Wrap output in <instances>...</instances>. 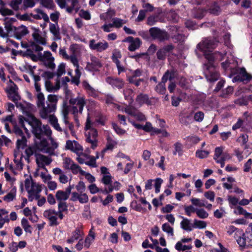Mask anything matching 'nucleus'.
<instances>
[{
    "instance_id": "f257e3e1",
    "label": "nucleus",
    "mask_w": 252,
    "mask_h": 252,
    "mask_svg": "<svg viewBox=\"0 0 252 252\" xmlns=\"http://www.w3.org/2000/svg\"><path fill=\"white\" fill-rule=\"evenodd\" d=\"M216 46V41L212 38H206L197 45V48L203 53L207 63L204 64V73L207 80L215 82L219 77V74L214 64L215 60L221 61L224 59L226 53L219 52L212 53V50Z\"/></svg>"
},
{
    "instance_id": "f03ea898",
    "label": "nucleus",
    "mask_w": 252,
    "mask_h": 252,
    "mask_svg": "<svg viewBox=\"0 0 252 252\" xmlns=\"http://www.w3.org/2000/svg\"><path fill=\"white\" fill-rule=\"evenodd\" d=\"M58 101V96L56 95H48L47 100L45 101L42 93L37 94L36 103L40 109V115L42 118L46 119L52 116L50 114L55 111Z\"/></svg>"
},
{
    "instance_id": "7ed1b4c3",
    "label": "nucleus",
    "mask_w": 252,
    "mask_h": 252,
    "mask_svg": "<svg viewBox=\"0 0 252 252\" xmlns=\"http://www.w3.org/2000/svg\"><path fill=\"white\" fill-rule=\"evenodd\" d=\"M65 93L66 98L68 100L69 103L71 106V113L73 115H78V113L81 114L86 103L85 98L79 96L72 97L71 92L68 90H66Z\"/></svg>"
},
{
    "instance_id": "20e7f679",
    "label": "nucleus",
    "mask_w": 252,
    "mask_h": 252,
    "mask_svg": "<svg viewBox=\"0 0 252 252\" xmlns=\"http://www.w3.org/2000/svg\"><path fill=\"white\" fill-rule=\"evenodd\" d=\"M91 122L88 117L86 123L85 128L88 130L86 133V141L91 144V147L94 149L97 147V130L94 128L91 127Z\"/></svg>"
},
{
    "instance_id": "39448f33",
    "label": "nucleus",
    "mask_w": 252,
    "mask_h": 252,
    "mask_svg": "<svg viewBox=\"0 0 252 252\" xmlns=\"http://www.w3.org/2000/svg\"><path fill=\"white\" fill-rule=\"evenodd\" d=\"M149 33L153 39H157L160 42L168 40L170 38L169 34L166 31L161 30L158 27L150 28Z\"/></svg>"
},
{
    "instance_id": "423d86ee",
    "label": "nucleus",
    "mask_w": 252,
    "mask_h": 252,
    "mask_svg": "<svg viewBox=\"0 0 252 252\" xmlns=\"http://www.w3.org/2000/svg\"><path fill=\"white\" fill-rule=\"evenodd\" d=\"M233 73H237V75L232 79L233 82H246L247 83L252 79V76L247 72L245 68L244 67L236 68Z\"/></svg>"
},
{
    "instance_id": "0eeeda50",
    "label": "nucleus",
    "mask_w": 252,
    "mask_h": 252,
    "mask_svg": "<svg viewBox=\"0 0 252 252\" xmlns=\"http://www.w3.org/2000/svg\"><path fill=\"white\" fill-rule=\"evenodd\" d=\"M28 123L32 126V132L35 137L38 139H41L42 124L40 121L33 116L28 121Z\"/></svg>"
},
{
    "instance_id": "6e6552de",
    "label": "nucleus",
    "mask_w": 252,
    "mask_h": 252,
    "mask_svg": "<svg viewBox=\"0 0 252 252\" xmlns=\"http://www.w3.org/2000/svg\"><path fill=\"white\" fill-rule=\"evenodd\" d=\"M43 216L49 220V225L50 226H56L59 224L60 222L58 221L56 211L54 209L45 210L43 213Z\"/></svg>"
},
{
    "instance_id": "1a4fd4ad",
    "label": "nucleus",
    "mask_w": 252,
    "mask_h": 252,
    "mask_svg": "<svg viewBox=\"0 0 252 252\" xmlns=\"http://www.w3.org/2000/svg\"><path fill=\"white\" fill-rule=\"evenodd\" d=\"M91 62H88L86 69L89 71H97L102 66V64L99 59L95 56H91Z\"/></svg>"
},
{
    "instance_id": "9d476101",
    "label": "nucleus",
    "mask_w": 252,
    "mask_h": 252,
    "mask_svg": "<svg viewBox=\"0 0 252 252\" xmlns=\"http://www.w3.org/2000/svg\"><path fill=\"white\" fill-rule=\"evenodd\" d=\"M36 163L39 167L45 169V165H49L52 160L50 158L40 154H36Z\"/></svg>"
},
{
    "instance_id": "9b49d317",
    "label": "nucleus",
    "mask_w": 252,
    "mask_h": 252,
    "mask_svg": "<svg viewBox=\"0 0 252 252\" xmlns=\"http://www.w3.org/2000/svg\"><path fill=\"white\" fill-rule=\"evenodd\" d=\"M108 44L106 41L96 43L95 40L93 39L89 42L90 48L92 50H96L98 52H102L108 48Z\"/></svg>"
},
{
    "instance_id": "f8f14e48",
    "label": "nucleus",
    "mask_w": 252,
    "mask_h": 252,
    "mask_svg": "<svg viewBox=\"0 0 252 252\" xmlns=\"http://www.w3.org/2000/svg\"><path fill=\"white\" fill-rule=\"evenodd\" d=\"M106 82L109 84L113 88L120 90L124 88L125 82L123 79L119 78L108 77Z\"/></svg>"
},
{
    "instance_id": "ddd939ff",
    "label": "nucleus",
    "mask_w": 252,
    "mask_h": 252,
    "mask_svg": "<svg viewBox=\"0 0 252 252\" xmlns=\"http://www.w3.org/2000/svg\"><path fill=\"white\" fill-rule=\"evenodd\" d=\"M135 101L140 105H142L145 103L147 105H152L154 104L152 98H149L147 94H140L138 95L136 98Z\"/></svg>"
},
{
    "instance_id": "4468645a",
    "label": "nucleus",
    "mask_w": 252,
    "mask_h": 252,
    "mask_svg": "<svg viewBox=\"0 0 252 252\" xmlns=\"http://www.w3.org/2000/svg\"><path fill=\"white\" fill-rule=\"evenodd\" d=\"M43 144H44V147L41 151L50 155L54 154L55 150L58 147V143L53 139H51V146L47 145L46 141L43 142Z\"/></svg>"
},
{
    "instance_id": "2eb2a0df",
    "label": "nucleus",
    "mask_w": 252,
    "mask_h": 252,
    "mask_svg": "<svg viewBox=\"0 0 252 252\" xmlns=\"http://www.w3.org/2000/svg\"><path fill=\"white\" fill-rule=\"evenodd\" d=\"M65 148L76 153H78L80 151L83 150L81 146L77 142L74 141L72 142L70 140L66 141Z\"/></svg>"
},
{
    "instance_id": "dca6fc26",
    "label": "nucleus",
    "mask_w": 252,
    "mask_h": 252,
    "mask_svg": "<svg viewBox=\"0 0 252 252\" xmlns=\"http://www.w3.org/2000/svg\"><path fill=\"white\" fill-rule=\"evenodd\" d=\"M28 32H29L27 27L25 26L21 25L15 28L14 34L17 39H20L22 37L28 34Z\"/></svg>"
},
{
    "instance_id": "f3484780",
    "label": "nucleus",
    "mask_w": 252,
    "mask_h": 252,
    "mask_svg": "<svg viewBox=\"0 0 252 252\" xmlns=\"http://www.w3.org/2000/svg\"><path fill=\"white\" fill-rule=\"evenodd\" d=\"M49 31L53 34L55 40H60L61 38L60 28L57 23L55 24L50 23L49 24Z\"/></svg>"
},
{
    "instance_id": "a211bd4d",
    "label": "nucleus",
    "mask_w": 252,
    "mask_h": 252,
    "mask_svg": "<svg viewBox=\"0 0 252 252\" xmlns=\"http://www.w3.org/2000/svg\"><path fill=\"white\" fill-rule=\"evenodd\" d=\"M83 233L80 228H76L75 230L72 232L71 237L67 240L68 243H72L75 240L82 239Z\"/></svg>"
},
{
    "instance_id": "6ab92c4d",
    "label": "nucleus",
    "mask_w": 252,
    "mask_h": 252,
    "mask_svg": "<svg viewBox=\"0 0 252 252\" xmlns=\"http://www.w3.org/2000/svg\"><path fill=\"white\" fill-rule=\"evenodd\" d=\"M35 11L37 12V14H31V16H32V17L36 20L43 19L45 22H49V18L47 14L44 13L42 10L40 9H36Z\"/></svg>"
},
{
    "instance_id": "aec40b11",
    "label": "nucleus",
    "mask_w": 252,
    "mask_h": 252,
    "mask_svg": "<svg viewBox=\"0 0 252 252\" xmlns=\"http://www.w3.org/2000/svg\"><path fill=\"white\" fill-rule=\"evenodd\" d=\"M82 84L84 88L86 90L89 95L94 97H95L97 96V93L96 90L91 87L88 82L83 81Z\"/></svg>"
},
{
    "instance_id": "412c9836",
    "label": "nucleus",
    "mask_w": 252,
    "mask_h": 252,
    "mask_svg": "<svg viewBox=\"0 0 252 252\" xmlns=\"http://www.w3.org/2000/svg\"><path fill=\"white\" fill-rule=\"evenodd\" d=\"M69 194L66 191L58 190L56 194V197L58 202L65 201L69 196Z\"/></svg>"
},
{
    "instance_id": "4be33fe9",
    "label": "nucleus",
    "mask_w": 252,
    "mask_h": 252,
    "mask_svg": "<svg viewBox=\"0 0 252 252\" xmlns=\"http://www.w3.org/2000/svg\"><path fill=\"white\" fill-rule=\"evenodd\" d=\"M183 220L181 222V227L184 230L191 231L192 229V224L190 223V220L187 218L182 217Z\"/></svg>"
},
{
    "instance_id": "5701e85b",
    "label": "nucleus",
    "mask_w": 252,
    "mask_h": 252,
    "mask_svg": "<svg viewBox=\"0 0 252 252\" xmlns=\"http://www.w3.org/2000/svg\"><path fill=\"white\" fill-rule=\"evenodd\" d=\"M15 21L16 19L14 18H5L4 19V27L8 33H9L11 32H14L16 27L12 26L11 23L15 22Z\"/></svg>"
},
{
    "instance_id": "b1692460",
    "label": "nucleus",
    "mask_w": 252,
    "mask_h": 252,
    "mask_svg": "<svg viewBox=\"0 0 252 252\" xmlns=\"http://www.w3.org/2000/svg\"><path fill=\"white\" fill-rule=\"evenodd\" d=\"M38 151V148L36 145L30 146L25 150V153L27 156L26 159L29 160V158L33 155L35 156Z\"/></svg>"
},
{
    "instance_id": "393cba45",
    "label": "nucleus",
    "mask_w": 252,
    "mask_h": 252,
    "mask_svg": "<svg viewBox=\"0 0 252 252\" xmlns=\"http://www.w3.org/2000/svg\"><path fill=\"white\" fill-rule=\"evenodd\" d=\"M71 50L72 51V53L71 55L68 56V59L67 60H69L71 63L74 65V66L76 67H79V65L78 63V60L76 57V55L75 53L74 50H73V47H70Z\"/></svg>"
},
{
    "instance_id": "a878e982",
    "label": "nucleus",
    "mask_w": 252,
    "mask_h": 252,
    "mask_svg": "<svg viewBox=\"0 0 252 252\" xmlns=\"http://www.w3.org/2000/svg\"><path fill=\"white\" fill-rule=\"evenodd\" d=\"M107 142L106 148L103 150V152H105L107 150H112L115 145H117V143L116 141L114 140L111 137L108 136L107 138Z\"/></svg>"
},
{
    "instance_id": "bb28decb",
    "label": "nucleus",
    "mask_w": 252,
    "mask_h": 252,
    "mask_svg": "<svg viewBox=\"0 0 252 252\" xmlns=\"http://www.w3.org/2000/svg\"><path fill=\"white\" fill-rule=\"evenodd\" d=\"M23 0H11L9 5L15 11L21 10V4Z\"/></svg>"
},
{
    "instance_id": "cd10ccee",
    "label": "nucleus",
    "mask_w": 252,
    "mask_h": 252,
    "mask_svg": "<svg viewBox=\"0 0 252 252\" xmlns=\"http://www.w3.org/2000/svg\"><path fill=\"white\" fill-rule=\"evenodd\" d=\"M141 44V41L138 38L134 39V41L132 42L128 46V50L130 51H134L138 49Z\"/></svg>"
},
{
    "instance_id": "c85d7f7f",
    "label": "nucleus",
    "mask_w": 252,
    "mask_h": 252,
    "mask_svg": "<svg viewBox=\"0 0 252 252\" xmlns=\"http://www.w3.org/2000/svg\"><path fill=\"white\" fill-rule=\"evenodd\" d=\"M35 5V2L33 0H23V4L21 5V10H25L28 8L33 7Z\"/></svg>"
},
{
    "instance_id": "c756f323",
    "label": "nucleus",
    "mask_w": 252,
    "mask_h": 252,
    "mask_svg": "<svg viewBox=\"0 0 252 252\" xmlns=\"http://www.w3.org/2000/svg\"><path fill=\"white\" fill-rule=\"evenodd\" d=\"M8 97L9 99L16 104L17 107L22 106V105L21 103L18 104L17 102L18 100L20 99V96L17 93H8Z\"/></svg>"
},
{
    "instance_id": "7c9ffc66",
    "label": "nucleus",
    "mask_w": 252,
    "mask_h": 252,
    "mask_svg": "<svg viewBox=\"0 0 252 252\" xmlns=\"http://www.w3.org/2000/svg\"><path fill=\"white\" fill-rule=\"evenodd\" d=\"M113 23H111L113 27H115L116 28H120L122 27L123 25L126 24V21L118 18H114L112 19Z\"/></svg>"
},
{
    "instance_id": "2f4dec72",
    "label": "nucleus",
    "mask_w": 252,
    "mask_h": 252,
    "mask_svg": "<svg viewBox=\"0 0 252 252\" xmlns=\"http://www.w3.org/2000/svg\"><path fill=\"white\" fill-rule=\"evenodd\" d=\"M70 170H71L72 173L74 175L77 174L79 173L81 175L85 174V171L82 170L81 167L75 163L73 164V165L71 166Z\"/></svg>"
},
{
    "instance_id": "473e14b6",
    "label": "nucleus",
    "mask_w": 252,
    "mask_h": 252,
    "mask_svg": "<svg viewBox=\"0 0 252 252\" xmlns=\"http://www.w3.org/2000/svg\"><path fill=\"white\" fill-rule=\"evenodd\" d=\"M209 11L211 14L218 15L220 13L221 10L220 6L217 3H214L211 6Z\"/></svg>"
},
{
    "instance_id": "72a5a7b5",
    "label": "nucleus",
    "mask_w": 252,
    "mask_h": 252,
    "mask_svg": "<svg viewBox=\"0 0 252 252\" xmlns=\"http://www.w3.org/2000/svg\"><path fill=\"white\" fill-rule=\"evenodd\" d=\"M179 85L181 88L185 90L188 89L190 86L189 81L184 77L179 78Z\"/></svg>"
},
{
    "instance_id": "f704fd0d",
    "label": "nucleus",
    "mask_w": 252,
    "mask_h": 252,
    "mask_svg": "<svg viewBox=\"0 0 252 252\" xmlns=\"http://www.w3.org/2000/svg\"><path fill=\"white\" fill-rule=\"evenodd\" d=\"M74 162L69 158H65L63 159V167L65 169L70 170Z\"/></svg>"
},
{
    "instance_id": "c9c22d12",
    "label": "nucleus",
    "mask_w": 252,
    "mask_h": 252,
    "mask_svg": "<svg viewBox=\"0 0 252 252\" xmlns=\"http://www.w3.org/2000/svg\"><path fill=\"white\" fill-rule=\"evenodd\" d=\"M207 224L205 221L197 220L196 219L194 220L193 224H192L193 228L203 229L205 228Z\"/></svg>"
},
{
    "instance_id": "e433bc0d",
    "label": "nucleus",
    "mask_w": 252,
    "mask_h": 252,
    "mask_svg": "<svg viewBox=\"0 0 252 252\" xmlns=\"http://www.w3.org/2000/svg\"><path fill=\"white\" fill-rule=\"evenodd\" d=\"M241 235L239 236L238 238H236L237 242L239 246L241 247H245L247 245V239L245 234L243 232V234H239Z\"/></svg>"
},
{
    "instance_id": "4c0bfd02",
    "label": "nucleus",
    "mask_w": 252,
    "mask_h": 252,
    "mask_svg": "<svg viewBox=\"0 0 252 252\" xmlns=\"http://www.w3.org/2000/svg\"><path fill=\"white\" fill-rule=\"evenodd\" d=\"M32 36L37 43L41 44H45L46 43L45 39L42 37L37 32H35L32 33Z\"/></svg>"
},
{
    "instance_id": "58836bf2",
    "label": "nucleus",
    "mask_w": 252,
    "mask_h": 252,
    "mask_svg": "<svg viewBox=\"0 0 252 252\" xmlns=\"http://www.w3.org/2000/svg\"><path fill=\"white\" fill-rule=\"evenodd\" d=\"M52 131L50 127L48 125H43L42 127V132L41 133V139L43 138V136L46 135L49 137L51 135Z\"/></svg>"
},
{
    "instance_id": "ea45409f",
    "label": "nucleus",
    "mask_w": 252,
    "mask_h": 252,
    "mask_svg": "<svg viewBox=\"0 0 252 252\" xmlns=\"http://www.w3.org/2000/svg\"><path fill=\"white\" fill-rule=\"evenodd\" d=\"M27 139L25 136L21 137V138L18 139L16 142V146L18 149H23L27 145Z\"/></svg>"
},
{
    "instance_id": "a19ab883",
    "label": "nucleus",
    "mask_w": 252,
    "mask_h": 252,
    "mask_svg": "<svg viewBox=\"0 0 252 252\" xmlns=\"http://www.w3.org/2000/svg\"><path fill=\"white\" fill-rule=\"evenodd\" d=\"M221 67L224 70H230V72L233 73L234 71L235 68H233L231 65V63L228 60H226L225 62H222L221 63Z\"/></svg>"
},
{
    "instance_id": "79ce46f5",
    "label": "nucleus",
    "mask_w": 252,
    "mask_h": 252,
    "mask_svg": "<svg viewBox=\"0 0 252 252\" xmlns=\"http://www.w3.org/2000/svg\"><path fill=\"white\" fill-rule=\"evenodd\" d=\"M21 224L26 232L32 233L31 226L29 224L27 219L23 218L21 220Z\"/></svg>"
},
{
    "instance_id": "37998d69",
    "label": "nucleus",
    "mask_w": 252,
    "mask_h": 252,
    "mask_svg": "<svg viewBox=\"0 0 252 252\" xmlns=\"http://www.w3.org/2000/svg\"><path fill=\"white\" fill-rule=\"evenodd\" d=\"M41 191V188L40 185L34 182L32 183L31 188L28 191V193H40Z\"/></svg>"
},
{
    "instance_id": "c03bdc74",
    "label": "nucleus",
    "mask_w": 252,
    "mask_h": 252,
    "mask_svg": "<svg viewBox=\"0 0 252 252\" xmlns=\"http://www.w3.org/2000/svg\"><path fill=\"white\" fill-rule=\"evenodd\" d=\"M248 96L242 97L234 100L235 104L240 106H246L248 104Z\"/></svg>"
},
{
    "instance_id": "a18cd8bd",
    "label": "nucleus",
    "mask_w": 252,
    "mask_h": 252,
    "mask_svg": "<svg viewBox=\"0 0 252 252\" xmlns=\"http://www.w3.org/2000/svg\"><path fill=\"white\" fill-rule=\"evenodd\" d=\"M227 232L229 235H232L233 232H235V234H243V230L239 229L233 225H230L226 227Z\"/></svg>"
},
{
    "instance_id": "49530a36",
    "label": "nucleus",
    "mask_w": 252,
    "mask_h": 252,
    "mask_svg": "<svg viewBox=\"0 0 252 252\" xmlns=\"http://www.w3.org/2000/svg\"><path fill=\"white\" fill-rule=\"evenodd\" d=\"M210 152L208 151L198 150L196 151L195 156L196 157L202 159L206 158L209 155Z\"/></svg>"
},
{
    "instance_id": "de8ad7c7",
    "label": "nucleus",
    "mask_w": 252,
    "mask_h": 252,
    "mask_svg": "<svg viewBox=\"0 0 252 252\" xmlns=\"http://www.w3.org/2000/svg\"><path fill=\"white\" fill-rule=\"evenodd\" d=\"M50 121L55 129L59 131H62L63 130L58 124L57 119L56 117L54 116L50 117Z\"/></svg>"
},
{
    "instance_id": "09e8293b",
    "label": "nucleus",
    "mask_w": 252,
    "mask_h": 252,
    "mask_svg": "<svg viewBox=\"0 0 252 252\" xmlns=\"http://www.w3.org/2000/svg\"><path fill=\"white\" fill-rule=\"evenodd\" d=\"M162 229L171 236H173V229L168 223H165L162 225Z\"/></svg>"
},
{
    "instance_id": "8fccbe9b",
    "label": "nucleus",
    "mask_w": 252,
    "mask_h": 252,
    "mask_svg": "<svg viewBox=\"0 0 252 252\" xmlns=\"http://www.w3.org/2000/svg\"><path fill=\"white\" fill-rule=\"evenodd\" d=\"M155 91L160 94H164L166 91L165 85L161 82L159 83L155 88Z\"/></svg>"
},
{
    "instance_id": "3c124183",
    "label": "nucleus",
    "mask_w": 252,
    "mask_h": 252,
    "mask_svg": "<svg viewBox=\"0 0 252 252\" xmlns=\"http://www.w3.org/2000/svg\"><path fill=\"white\" fill-rule=\"evenodd\" d=\"M128 80L130 83L134 84L136 87L139 86L141 83L145 82L143 79H136L134 77H129Z\"/></svg>"
},
{
    "instance_id": "603ef678",
    "label": "nucleus",
    "mask_w": 252,
    "mask_h": 252,
    "mask_svg": "<svg viewBox=\"0 0 252 252\" xmlns=\"http://www.w3.org/2000/svg\"><path fill=\"white\" fill-rule=\"evenodd\" d=\"M40 3L48 9H52L54 6L53 0H40Z\"/></svg>"
},
{
    "instance_id": "864d4df0",
    "label": "nucleus",
    "mask_w": 252,
    "mask_h": 252,
    "mask_svg": "<svg viewBox=\"0 0 252 252\" xmlns=\"http://www.w3.org/2000/svg\"><path fill=\"white\" fill-rule=\"evenodd\" d=\"M175 150L173 152L174 155H176L177 153L179 156L182 155V145L180 143L177 142L174 144Z\"/></svg>"
},
{
    "instance_id": "5fc2aeb1",
    "label": "nucleus",
    "mask_w": 252,
    "mask_h": 252,
    "mask_svg": "<svg viewBox=\"0 0 252 252\" xmlns=\"http://www.w3.org/2000/svg\"><path fill=\"white\" fill-rule=\"evenodd\" d=\"M196 214L199 218L203 219L208 217V213L203 209H197Z\"/></svg>"
},
{
    "instance_id": "6e6d98bb",
    "label": "nucleus",
    "mask_w": 252,
    "mask_h": 252,
    "mask_svg": "<svg viewBox=\"0 0 252 252\" xmlns=\"http://www.w3.org/2000/svg\"><path fill=\"white\" fill-rule=\"evenodd\" d=\"M65 65L64 63H61L58 67L57 72L55 73V75H56L58 77L61 76L65 72Z\"/></svg>"
},
{
    "instance_id": "4d7b16f0",
    "label": "nucleus",
    "mask_w": 252,
    "mask_h": 252,
    "mask_svg": "<svg viewBox=\"0 0 252 252\" xmlns=\"http://www.w3.org/2000/svg\"><path fill=\"white\" fill-rule=\"evenodd\" d=\"M79 16L85 20H88L91 19V16L90 12L84 9H81L79 12Z\"/></svg>"
},
{
    "instance_id": "13d9d810",
    "label": "nucleus",
    "mask_w": 252,
    "mask_h": 252,
    "mask_svg": "<svg viewBox=\"0 0 252 252\" xmlns=\"http://www.w3.org/2000/svg\"><path fill=\"white\" fill-rule=\"evenodd\" d=\"M0 14L3 16L7 15H13V11L9 9L4 8L3 7H0Z\"/></svg>"
},
{
    "instance_id": "bf43d9fd",
    "label": "nucleus",
    "mask_w": 252,
    "mask_h": 252,
    "mask_svg": "<svg viewBox=\"0 0 252 252\" xmlns=\"http://www.w3.org/2000/svg\"><path fill=\"white\" fill-rule=\"evenodd\" d=\"M172 38L175 40L176 42L182 43L185 41L186 37L183 34L178 33L174 35Z\"/></svg>"
},
{
    "instance_id": "052dcab7",
    "label": "nucleus",
    "mask_w": 252,
    "mask_h": 252,
    "mask_svg": "<svg viewBox=\"0 0 252 252\" xmlns=\"http://www.w3.org/2000/svg\"><path fill=\"white\" fill-rule=\"evenodd\" d=\"M163 180L159 178H157L155 180V192L158 193L160 191V189Z\"/></svg>"
},
{
    "instance_id": "680f3d73",
    "label": "nucleus",
    "mask_w": 252,
    "mask_h": 252,
    "mask_svg": "<svg viewBox=\"0 0 252 252\" xmlns=\"http://www.w3.org/2000/svg\"><path fill=\"white\" fill-rule=\"evenodd\" d=\"M166 56L167 54L162 48L159 49L157 52V58L159 60H164L166 59Z\"/></svg>"
},
{
    "instance_id": "e2e57ef3",
    "label": "nucleus",
    "mask_w": 252,
    "mask_h": 252,
    "mask_svg": "<svg viewBox=\"0 0 252 252\" xmlns=\"http://www.w3.org/2000/svg\"><path fill=\"white\" fill-rule=\"evenodd\" d=\"M192 203L196 206L205 207V204L204 200H201L199 199L193 198L191 199Z\"/></svg>"
},
{
    "instance_id": "0e129e2a",
    "label": "nucleus",
    "mask_w": 252,
    "mask_h": 252,
    "mask_svg": "<svg viewBox=\"0 0 252 252\" xmlns=\"http://www.w3.org/2000/svg\"><path fill=\"white\" fill-rule=\"evenodd\" d=\"M233 88L231 86H228L225 89L223 90L222 94H221V97L225 98L227 95L230 94H232L233 92Z\"/></svg>"
},
{
    "instance_id": "69168bd1",
    "label": "nucleus",
    "mask_w": 252,
    "mask_h": 252,
    "mask_svg": "<svg viewBox=\"0 0 252 252\" xmlns=\"http://www.w3.org/2000/svg\"><path fill=\"white\" fill-rule=\"evenodd\" d=\"M223 149L222 147H217L215 150V155L214 157V159L215 160L219 159V158L220 156H222L223 154Z\"/></svg>"
},
{
    "instance_id": "338daca9",
    "label": "nucleus",
    "mask_w": 252,
    "mask_h": 252,
    "mask_svg": "<svg viewBox=\"0 0 252 252\" xmlns=\"http://www.w3.org/2000/svg\"><path fill=\"white\" fill-rule=\"evenodd\" d=\"M54 60H43L44 64L49 68L54 69L55 68V64L54 63Z\"/></svg>"
},
{
    "instance_id": "774afa93",
    "label": "nucleus",
    "mask_w": 252,
    "mask_h": 252,
    "mask_svg": "<svg viewBox=\"0 0 252 252\" xmlns=\"http://www.w3.org/2000/svg\"><path fill=\"white\" fill-rule=\"evenodd\" d=\"M168 79L171 80L172 79V76L171 73L167 70L163 75L161 82L165 84Z\"/></svg>"
}]
</instances>
